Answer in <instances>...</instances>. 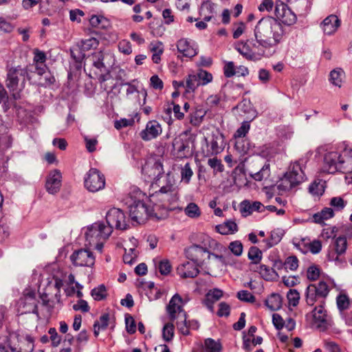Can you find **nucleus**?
<instances>
[{
    "label": "nucleus",
    "instance_id": "obj_1",
    "mask_svg": "<svg viewBox=\"0 0 352 352\" xmlns=\"http://www.w3.org/2000/svg\"><path fill=\"white\" fill-rule=\"evenodd\" d=\"M284 33L281 23L272 16L262 18L254 28L256 42L265 48L276 46L283 40Z\"/></svg>",
    "mask_w": 352,
    "mask_h": 352
},
{
    "label": "nucleus",
    "instance_id": "obj_2",
    "mask_svg": "<svg viewBox=\"0 0 352 352\" xmlns=\"http://www.w3.org/2000/svg\"><path fill=\"white\" fill-rule=\"evenodd\" d=\"M129 214L131 219L138 223H144L149 217L154 214L159 206L149 201L145 193L138 188H133L129 193Z\"/></svg>",
    "mask_w": 352,
    "mask_h": 352
},
{
    "label": "nucleus",
    "instance_id": "obj_3",
    "mask_svg": "<svg viewBox=\"0 0 352 352\" xmlns=\"http://www.w3.org/2000/svg\"><path fill=\"white\" fill-rule=\"evenodd\" d=\"M201 239V245H192L186 250V257L197 264L209 259L210 255L223 261V256L217 253L226 252V248L208 235L203 234Z\"/></svg>",
    "mask_w": 352,
    "mask_h": 352
},
{
    "label": "nucleus",
    "instance_id": "obj_4",
    "mask_svg": "<svg viewBox=\"0 0 352 352\" xmlns=\"http://www.w3.org/2000/svg\"><path fill=\"white\" fill-rule=\"evenodd\" d=\"M351 170H352V156H349L346 151L342 153L332 151L325 154L323 172L327 173H334L337 171L346 173Z\"/></svg>",
    "mask_w": 352,
    "mask_h": 352
},
{
    "label": "nucleus",
    "instance_id": "obj_5",
    "mask_svg": "<svg viewBox=\"0 0 352 352\" xmlns=\"http://www.w3.org/2000/svg\"><path fill=\"white\" fill-rule=\"evenodd\" d=\"M102 52L98 51L89 56L84 64V70L89 76L103 82L108 79L109 73L104 63Z\"/></svg>",
    "mask_w": 352,
    "mask_h": 352
},
{
    "label": "nucleus",
    "instance_id": "obj_6",
    "mask_svg": "<svg viewBox=\"0 0 352 352\" xmlns=\"http://www.w3.org/2000/svg\"><path fill=\"white\" fill-rule=\"evenodd\" d=\"M305 178V173L298 162L292 164L288 171L278 184L280 190L287 191L302 183Z\"/></svg>",
    "mask_w": 352,
    "mask_h": 352
},
{
    "label": "nucleus",
    "instance_id": "obj_7",
    "mask_svg": "<svg viewBox=\"0 0 352 352\" xmlns=\"http://www.w3.org/2000/svg\"><path fill=\"white\" fill-rule=\"evenodd\" d=\"M195 137L190 133V130H186L174 138L173 147L177 157L183 159L192 155V149L190 144H193Z\"/></svg>",
    "mask_w": 352,
    "mask_h": 352
},
{
    "label": "nucleus",
    "instance_id": "obj_8",
    "mask_svg": "<svg viewBox=\"0 0 352 352\" xmlns=\"http://www.w3.org/2000/svg\"><path fill=\"white\" fill-rule=\"evenodd\" d=\"M178 199V193L171 184L161 187L159 191H156L149 197L151 202L155 204L157 201H160L161 206L166 208H170Z\"/></svg>",
    "mask_w": 352,
    "mask_h": 352
},
{
    "label": "nucleus",
    "instance_id": "obj_9",
    "mask_svg": "<svg viewBox=\"0 0 352 352\" xmlns=\"http://www.w3.org/2000/svg\"><path fill=\"white\" fill-rule=\"evenodd\" d=\"M331 288V282L327 280H320L317 283L309 285L306 290L307 305L313 306L320 299H324L328 296Z\"/></svg>",
    "mask_w": 352,
    "mask_h": 352
},
{
    "label": "nucleus",
    "instance_id": "obj_10",
    "mask_svg": "<svg viewBox=\"0 0 352 352\" xmlns=\"http://www.w3.org/2000/svg\"><path fill=\"white\" fill-rule=\"evenodd\" d=\"M142 174L148 180H155L164 175L163 158L157 156L149 157L142 168Z\"/></svg>",
    "mask_w": 352,
    "mask_h": 352
},
{
    "label": "nucleus",
    "instance_id": "obj_11",
    "mask_svg": "<svg viewBox=\"0 0 352 352\" xmlns=\"http://www.w3.org/2000/svg\"><path fill=\"white\" fill-rule=\"evenodd\" d=\"M111 233V226L103 222H96L87 228L85 236L89 244H94L97 241H106Z\"/></svg>",
    "mask_w": 352,
    "mask_h": 352
},
{
    "label": "nucleus",
    "instance_id": "obj_12",
    "mask_svg": "<svg viewBox=\"0 0 352 352\" xmlns=\"http://www.w3.org/2000/svg\"><path fill=\"white\" fill-rule=\"evenodd\" d=\"M210 72L199 69L196 74H188L186 78L185 87L188 93L194 92L199 86H204L212 81Z\"/></svg>",
    "mask_w": 352,
    "mask_h": 352
},
{
    "label": "nucleus",
    "instance_id": "obj_13",
    "mask_svg": "<svg viewBox=\"0 0 352 352\" xmlns=\"http://www.w3.org/2000/svg\"><path fill=\"white\" fill-rule=\"evenodd\" d=\"M30 67H22L19 65L11 67L7 73L6 86L8 88L14 91L17 89L20 81L22 83L25 82V77L30 80L31 78L29 74Z\"/></svg>",
    "mask_w": 352,
    "mask_h": 352
},
{
    "label": "nucleus",
    "instance_id": "obj_14",
    "mask_svg": "<svg viewBox=\"0 0 352 352\" xmlns=\"http://www.w3.org/2000/svg\"><path fill=\"white\" fill-rule=\"evenodd\" d=\"M180 295L175 294L170 300L166 310L170 321L175 320H184L187 316L184 309V305L186 303Z\"/></svg>",
    "mask_w": 352,
    "mask_h": 352
},
{
    "label": "nucleus",
    "instance_id": "obj_15",
    "mask_svg": "<svg viewBox=\"0 0 352 352\" xmlns=\"http://www.w3.org/2000/svg\"><path fill=\"white\" fill-rule=\"evenodd\" d=\"M85 188L96 192L105 187V177L96 168H91L86 174L84 181Z\"/></svg>",
    "mask_w": 352,
    "mask_h": 352
},
{
    "label": "nucleus",
    "instance_id": "obj_16",
    "mask_svg": "<svg viewBox=\"0 0 352 352\" xmlns=\"http://www.w3.org/2000/svg\"><path fill=\"white\" fill-rule=\"evenodd\" d=\"M107 225L111 229L116 228L120 230H126L128 227V220L125 214L119 208L110 209L106 215Z\"/></svg>",
    "mask_w": 352,
    "mask_h": 352
},
{
    "label": "nucleus",
    "instance_id": "obj_17",
    "mask_svg": "<svg viewBox=\"0 0 352 352\" xmlns=\"http://www.w3.org/2000/svg\"><path fill=\"white\" fill-rule=\"evenodd\" d=\"M274 14L276 19L280 20L283 23L291 25L296 23V16L294 12L282 1H277L275 5Z\"/></svg>",
    "mask_w": 352,
    "mask_h": 352
},
{
    "label": "nucleus",
    "instance_id": "obj_18",
    "mask_svg": "<svg viewBox=\"0 0 352 352\" xmlns=\"http://www.w3.org/2000/svg\"><path fill=\"white\" fill-rule=\"evenodd\" d=\"M71 261L76 266L91 267L95 263V256L94 254L86 249H81L75 251L71 255Z\"/></svg>",
    "mask_w": 352,
    "mask_h": 352
},
{
    "label": "nucleus",
    "instance_id": "obj_19",
    "mask_svg": "<svg viewBox=\"0 0 352 352\" xmlns=\"http://www.w3.org/2000/svg\"><path fill=\"white\" fill-rule=\"evenodd\" d=\"M61 186L62 174L60 171L57 169L50 170L45 179L46 191L51 195H55L59 192Z\"/></svg>",
    "mask_w": 352,
    "mask_h": 352
},
{
    "label": "nucleus",
    "instance_id": "obj_20",
    "mask_svg": "<svg viewBox=\"0 0 352 352\" xmlns=\"http://www.w3.org/2000/svg\"><path fill=\"white\" fill-rule=\"evenodd\" d=\"M18 311L21 314L27 313H37L36 299L34 292H28L23 295L18 302Z\"/></svg>",
    "mask_w": 352,
    "mask_h": 352
},
{
    "label": "nucleus",
    "instance_id": "obj_21",
    "mask_svg": "<svg viewBox=\"0 0 352 352\" xmlns=\"http://www.w3.org/2000/svg\"><path fill=\"white\" fill-rule=\"evenodd\" d=\"M347 248V241L344 236H338L334 241L333 248L328 253V258L329 261L341 262L342 258H340L345 253Z\"/></svg>",
    "mask_w": 352,
    "mask_h": 352
},
{
    "label": "nucleus",
    "instance_id": "obj_22",
    "mask_svg": "<svg viewBox=\"0 0 352 352\" xmlns=\"http://www.w3.org/2000/svg\"><path fill=\"white\" fill-rule=\"evenodd\" d=\"M177 49L183 56L192 58L198 54L197 44L192 40L182 38L177 42Z\"/></svg>",
    "mask_w": 352,
    "mask_h": 352
},
{
    "label": "nucleus",
    "instance_id": "obj_23",
    "mask_svg": "<svg viewBox=\"0 0 352 352\" xmlns=\"http://www.w3.org/2000/svg\"><path fill=\"white\" fill-rule=\"evenodd\" d=\"M162 133L161 124L155 120L148 121L146 127L140 133V138L144 141H150L157 138Z\"/></svg>",
    "mask_w": 352,
    "mask_h": 352
},
{
    "label": "nucleus",
    "instance_id": "obj_24",
    "mask_svg": "<svg viewBox=\"0 0 352 352\" xmlns=\"http://www.w3.org/2000/svg\"><path fill=\"white\" fill-rule=\"evenodd\" d=\"M177 273L182 278H192L199 274V270L198 265L191 261L179 265L177 268Z\"/></svg>",
    "mask_w": 352,
    "mask_h": 352
},
{
    "label": "nucleus",
    "instance_id": "obj_25",
    "mask_svg": "<svg viewBox=\"0 0 352 352\" xmlns=\"http://www.w3.org/2000/svg\"><path fill=\"white\" fill-rule=\"evenodd\" d=\"M33 65L35 67L36 72L39 75L42 76L45 73L47 66L45 61L47 60L46 54L44 52L35 48L33 50Z\"/></svg>",
    "mask_w": 352,
    "mask_h": 352
},
{
    "label": "nucleus",
    "instance_id": "obj_26",
    "mask_svg": "<svg viewBox=\"0 0 352 352\" xmlns=\"http://www.w3.org/2000/svg\"><path fill=\"white\" fill-rule=\"evenodd\" d=\"M309 317L312 318L313 324L317 328L325 327L327 324L326 311L322 305L315 307L311 314L307 316V318Z\"/></svg>",
    "mask_w": 352,
    "mask_h": 352
},
{
    "label": "nucleus",
    "instance_id": "obj_27",
    "mask_svg": "<svg viewBox=\"0 0 352 352\" xmlns=\"http://www.w3.org/2000/svg\"><path fill=\"white\" fill-rule=\"evenodd\" d=\"M200 352H222L223 346L219 340L212 338H206L204 342L197 344Z\"/></svg>",
    "mask_w": 352,
    "mask_h": 352
},
{
    "label": "nucleus",
    "instance_id": "obj_28",
    "mask_svg": "<svg viewBox=\"0 0 352 352\" xmlns=\"http://www.w3.org/2000/svg\"><path fill=\"white\" fill-rule=\"evenodd\" d=\"M89 21L91 28L97 30H107L111 28V21L103 15L93 14L90 16Z\"/></svg>",
    "mask_w": 352,
    "mask_h": 352
},
{
    "label": "nucleus",
    "instance_id": "obj_29",
    "mask_svg": "<svg viewBox=\"0 0 352 352\" xmlns=\"http://www.w3.org/2000/svg\"><path fill=\"white\" fill-rule=\"evenodd\" d=\"M340 25V20L338 16L331 14L327 16L322 21L321 26L326 34H333Z\"/></svg>",
    "mask_w": 352,
    "mask_h": 352
},
{
    "label": "nucleus",
    "instance_id": "obj_30",
    "mask_svg": "<svg viewBox=\"0 0 352 352\" xmlns=\"http://www.w3.org/2000/svg\"><path fill=\"white\" fill-rule=\"evenodd\" d=\"M206 110L201 106H197L189 115L190 123L196 127L199 126L206 115Z\"/></svg>",
    "mask_w": 352,
    "mask_h": 352
},
{
    "label": "nucleus",
    "instance_id": "obj_31",
    "mask_svg": "<svg viewBox=\"0 0 352 352\" xmlns=\"http://www.w3.org/2000/svg\"><path fill=\"white\" fill-rule=\"evenodd\" d=\"M299 246L305 248V251H309L314 254H318L322 250V243L320 240H314L311 241L309 239H302L298 243Z\"/></svg>",
    "mask_w": 352,
    "mask_h": 352
},
{
    "label": "nucleus",
    "instance_id": "obj_32",
    "mask_svg": "<svg viewBox=\"0 0 352 352\" xmlns=\"http://www.w3.org/2000/svg\"><path fill=\"white\" fill-rule=\"evenodd\" d=\"M223 296V291L219 289H210L204 299L205 305L211 311L213 309V305Z\"/></svg>",
    "mask_w": 352,
    "mask_h": 352
},
{
    "label": "nucleus",
    "instance_id": "obj_33",
    "mask_svg": "<svg viewBox=\"0 0 352 352\" xmlns=\"http://www.w3.org/2000/svg\"><path fill=\"white\" fill-rule=\"evenodd\" d=\"M261 208H265L264 206L259 201H254L251 203L249 201H244L241 205V212L245 215L251 214L253 212L260 211Z\"/></svg>",
    "mask_w": 352,
    "mask_h": 352
},
{
    "label": "nucleus",
    "instance_id": "obj_34",
    "mask_svg": "<svg viewBox=\"0 0 352 352\" xmlns=\"http://www.w3.org/2000/svg\"><path fill=\"white\" fill-rule=\"evenodd\" d=\"M224 136L221 133L212 134V139L210 142V146L212 152L219 153L224 148Z\"/></svg>",
    "mask_w": 352,
    "mask_h": 352
},
{
    "label": "nucleus",
    "instance_id": "obj_35",
    "mask_svg": "<svg viewBox=\"0 0 352 352\" xmlns=\"http://www.w3.org/2000/svg\"><path fill=\"white\" fill-rule=\"evenodd\" d=\"M282 297L278 294H272L265 300L266 306L272 311L279 309L282 306Z\"/></svg>",
    "mask_w": 352,
    "mask_h": 352
},
{
    "label": "nucleus",
    "instance_id": "obj_36",
    "mask_svg": "<svg viewBox=\"0 0 352 352\" xmlns=\"http://www.w3.org/2000/svg\"><path fill=\"white\" fill-rule=\"evenodd\" d=\"M217 231L221 234H233L238 230L236 223L232 221H226L216 226Z\"/></svg>",
    "mask_w": 352,
    "mask_h": 352
},
{
    "label": "nucleus",
    "instance_id": "obj_37",
    "mask_svg": "<svg viewBox=\"0 0 352 352\" xmlns=\"http://www.w3.org/2000/svg\"><path fill=\"white\" fill-rule=\"evenodd\" d=\"M109 316L108 314H102L99 320L96 321L94 324V333L96 337L98 336L100 330H104L109 325Z\"/></svg>",
    "mask_w": 352,
    "mask_h": 352
},
{
    "label": "nucleus",
    "instance_id": "obj_38",
    "mask_svg": "<svg viewBox=\"0 0 352 352\" xmlns=\"http://www.w3.org/2000/svg\"><path fill=\"white\" fill-rule=\"evenodd\" d=\"M334 216L333 210L331 208H324L320 212L313 216L314 221L317 223H322L324 220L329 219Z\"/></svg>",
    "mask_w": 352,
    "mask_h": 352
},
{
    "label": "nucleus",
    "instance_id": "obj_39",
    "mask_svg": "<svg viewBox=\"0 0 352 352\" xmlns=\"http://www.w3.org/2000/svg\"><path fill=\"white\" fill-rule=\"evenodd\" d=\"M184 214L190 219H198L201 215V210L194 202L189 203L184 210Z\"/></svg>",
    "mask_w": 352,
    "mask_h": 352
},
{
    "label": "nucleus",
    "instance_id": "obj_40",
    "mask_svg": "<svg viewBox=\"0 0 352 352\" xmlns=\"http://www.w3.org/2000/svg\"><path fill=\"white\" fill-rule=\"evenodd\" d=\"M236 50L247 59H252L254 56V52L250 47L248 41L240 42L236 45Z\"/></svg>",
    "mask_w": 352,
    "mask_h": 352
},
{
    "label": "nucleus",
    "instance_id": "obj_41",
    "mask_svg": "<svg viewBox=\"0 0 352 352\" xmlns=\"http://www.w3.org/2000/svg\"><path fill=\"white\" fill-rule=\"evenodd\" d=\"M236 148L243 154L248 153L254 147V144L248 139H242L236 141Z\"/></svg>",
    "mask_w": 352,
    "mask_h": 352
},
{
    "label": "nucleus",
    "instance_id": "obj_42",
    "mask_svg": "<svg viewBox=\"0 0 352 352\" xmlns=\"http://www.w3.org/2000/svg\"><path fill=\"white\" fill-rule=\"evenodd\" d=\"M174 321L168 322L164 324L162 328V338L166 342H170L175 335V326Z\"/></svg>",
    "mask_w": 352,
    "mask_h": 352
},
{
    "label": "nucleus",
    "instance_id": "obj_43",
    "mask_svg": "<svg viewBox=\"0 0 352 352\" xmlns=\"http://www.w3.org/2000/svg\"><path fill=\"white\" fill-rule=\"evenodd\" d=\"M344 78V72L340 68L333 69L330 73V81L339 87H341Z\"/></svg>",
    "mask_w": 352,
    "mask_h": 352
},
{
    "label": "nucleus",
    "instance_id": "obj_44",
    "mask_svg": "<svg viewBox=\"0 0 352 352\" xmlns=\"http://www.w3.org/2000/svg\"><path fill=\"white\" fill-rule=\"evenodd\" d=\"M91 295L95 300H102L107 296V288L104 285H100L91 290Z\"/></svg>",
    "mask_w": 352,
    "mask_h": 352
},
{
    "label": "nucleus",
    "instance_id": "obj_45",
    "mask_svg": "<svg viewBox=\"0 0 352 352\" xmlns=\"http://www.w3.org/2000/svg\"><path fill=\"white\" fill-rule=\"evenodd\" d=\"M248 256L252 264L256 265L262 259V252L257 247L253 246L250 248Z\"/></svg>",
    "mask_w": 352,
    "mask_h": 352
},
{
    "label": "nucleus",
    "instance_id": "obj_46",
    "mask_svg": "<svg viewBox=\"0 0 352 352\" xmlns=\"http://www.w3.org/2000/svg\"><path fill=\"white\" fill-rule=\"evenodd\" d=\"M255 271L258 272L261 276L267 280L273 279L275 272L265 265H260L256 267Z\"/></svg>",
    "mask_w": 352,
    "mask_h": 352
},
{
    "label": "nucleus",
    "instance_id": "obj_47",
    "mask_svg": "<svg viewBox=\"0 0 352 352\" xmlns=\"http://www.w3.org/2000/svg\"><path fill=\"white\" fill-rule=\"evenodd\" d=\"M336 303L338 309L343 311L349 308L350 300L345 294L340 293L336 298Z\"/></svg>",
    "mask_w": 352,
    "mask_h": 352
},
{
    "label": "nucleus",
    "instance_id": "obj_48",
    "mask_svg": "<svg viewBox=\"0 0 352 352\" xmlns=\"http://www.w3.org/2000/svg\"><path fill=\"white\" fill-rule=\"evenodd\" d=\"M347 204V201L341 197H334L330 200L329 205L338 211L342 210Z\"/></svg>",
    "mask_w": 352,
    "mask_h": 352
},
{
    "label": "nucleus",
    "instance_id": "obj_49",
    "mask_svg": "<svg viewBox=\"0 0 352 352\" xmlns=\"http://www.w3.org/2000/svg\"><path fill=\"white\" fill-rule=\"evenodd\" d=\"M287 298L289 306L296 307L300 300V294L296 289H290L287 294Z\"/></svg>",
    "mask_w": 352,
    "mask_h": 352
},
{
    "label": "nucleus",
    "instance_id": "obj_50",
    "mask_svg": "<svg viewBox=\"0 0 352 352\" xmlns=\"http://www.w3.org/2000/svg\"><path fill=\"white\" fill-rule=\"evenodd\" d=\"M283 234L278 230L271 232L270 237L267 241V248H270L278 244L282 239Z\"/></svg>",
    "mask_w": 352,
    "mask_h": 352
},
{
    "label": "nucleus",
    "instance_id": "obj_51",
    "mask_svg": "<svg viewBox=\"0 0 352 352\" xmlns=\"http://www.w3.org/2000/svg\"><path fill=\"white\" fill-rule=\"evenodd\" d=\"M193 175V171L189 163H186L181 170L182 180L186 184H189Z\"/></svg>",
    "mask_w": 352,
    "mask_h": 352
},
{
    "label": "nucleus",
    "instance_id": "obj_52",
    "mask_svg": "<svg viewBox=\"0 0 352 352\" xmlns=\"http://www.w3.org/2000/svg\"><path fill=\"white\" fill-rule=\"evenodd\" d=\"M125 253L123 255V261L124 263L131 265L133 264L136 258H137V252L135 248H129V252H127V250L126 248Z\"/></svg>",
    "mask_w": 352,
    "mask_h": 352
},
{
    "label": "nucleus",
    "instance_id": "obj_53",
    "mask_svg": "<svg viewBox=\"0 0 352 352\" xmlns=\"http://www.w3.org/2000/svg\"><path fill=\"white\" fill-rule=\"evenodd\" d=\"M118 47L120 52L125 55H129L133 52L131 44L130 41L126 39L121 40L118 43Z\"/></svg>",
    "mask_w": 352,
    "mask_h": 352
},
{
    "label": "nucleus",
    "instance_id": "obj_54",
    "mask_svg": "<svg viewBox=\"0 0 352 352\" xmlns=\"http://www.w3.org/2000/svg\"><path fill=\"white\" fill-rule=\"evenodd\" d=\"M250 129V124L249 122L245 121L242 122L241 126L234 133V138L235 139L244 138L248 133Z\"/></svg>",
    "mask_w": 352,
    "mask_h": 352
},
{
    "label": "nucleus",
    "instance_id": "obj_55",
    "mask_svg": "<svg viewBox=\"0 0 352 352\" xmlns=\"http://www.w3.org/2000/svg\"><path fill=\"white\" fill-rule=\"evenodd\" d=\"M237 298L244 302H254L256 300L255 296L247 290H241L237 292Z\"/></svg>",
    "mask_w": 352,
    "mask_h": 352
},
{
    "label": "nucleus",
    "instance_id": "obj_56",
    "mask_svg": "<svg viewBox=\"0 0 352 352\" xmlns=\"http://www.w3.org/2000/svg\"><path fill=\"white\" fill-rule=\"evenodd\" d=\"M270 174V164L267 163L263 166V168L259 172L256 173L254 175H253L252 177L256 181H261L264 177H269Z\"/></svg>",
    "mask_w": 352,
    "mask_h": 352
},
{
    "label": "nucleus",
    "instance_id": "obj_57",
    "mask_svg": "<svg viewBox=\"0 0 352 352\" xmlns=\"http://www.w3.org/2000/svg\"><path fill=\"white\" fill-rule=\"evenodd\" d=\"M285 269H289L291 271H295L298 267V259L295 256H291L286 258L284 262Z\"/></svg>",
    "mask_w": 352,
    "mask_h": 352
},
{
    "label": "nucleus",
    "instance_id": "obj_58",
    "mask_svg": "<svg viewBox=\"0 0 352 352\" xmlns=\"http://www.w3.org/2000/svg\"><path fill=\"white\" fill-rule=\"evenodd\" d=\"M187 316L185 317L184 320H176V326L178 331L184 336H188L190 334V331L188 328V324L186 320Z\"/></svg>",
    "mask_w": 352,
    "mask_h": 352
},
{
    "label": "nucleus",
    "instance_id": "obj_59",
    "mask_svg": "<svg viewBox=\"0 0 352 352\" xmlns=\"http://www.w3.org/2000/svg\"><path fill=\"white\" fill-rule=\"evenodd\" d=\"M229 250L233 253L235 256H239L243 253V245L239 241H234L230 243Z\"/></svg>",
    "mask_w": 352,
    "mask_h": 352
},
{
    "label": "nucleus",
    "instance_id": "obj_60",
    "mask_svg": "<svg viewBox=\"0 0 352 352\" xmlns=\"http://www.w3.org/2000/svg\"><path fill=\"white\" fill-rule=\"evenodd\" d=\"M309 191L314 195H321L324 190L322 184L319 182H314L309 187Z\"/></svg>",
    "mask_w": 352,
    "mask_h": 352
},
{
    "label": "nucleus",
    "instance_id": "obj_61",
    "mask_svg": "<svg viewBox=\"0 0 352 352\" xmlns=\"http://www.w3.org/2000/svg\"><path fill=\"white\" fill-rule=\"evenodd\" d=\"M48 333L50 336V340L52 342V346L54 347L58 346L62 340L61 337L58 334L55 328H50Z\"/></svg>",
    "mask_w": 352,
    "mask_h": 352
},
{
    "label": "nucleus",
    "instance_id": "obj_62",
    "mask_svg": "<svg viewBox=\"0 0 352 352\" xmlns=\"http://www.w3.org/2000/svg\"><path fill=\"white\" fill-rule=\"evenodd\" d=\"M158 270L161 274L168 275L172 270V266L168 260H162L158 264Z\"/></svg>",
    "mask_w": 352,
    "mask_h": 352
},
{
    "label": "nucleus",
    "instance_id": "obj_63",
    "mask_svg": "<svg viewBox=\"0 0 352 352\" xmlns=\"http://www.w3.org/2000/svg\"><path fill=\"white\" fill-rule=\"evenodd\" d=\"M149 50L153 54H162L164 53V45L161 41H153L149 45Z\"/></svg>",
    "mask_w": 352,
    "mask_h": 352
},
{
    "label": "nucleus",
    "instance_id": "obj_64",
    "mask_svg": "<svg viewBox=\"0 0 352 352\" xmlns=\"http://www.w3.org/2000/svg\"><path fill=\"white\" fill-rule=\"evenodd\" d=\"M208 164L217 172L221 173L224 170V166L221 161L217 157L210 158L208 161Z\"/></svg>",
    "mask_w": 352,
    "mask_h": 352
}]
</instances>
